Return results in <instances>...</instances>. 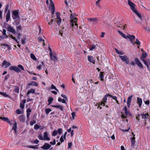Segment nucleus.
I'll return each instance as SVG.
<instances>
[{"label":"nucleus","instance_id":"55","mask_svg":"<svg viewBox=\"0 0 150 150\" xmlns=\"http://www.w3.org/2000/svg\"><path fill=\"white\" fill-rule=\"evenodd\" d=\"M56 143V140L55 139H54L53 140V142H50V144L52 145H54Z\"/></svg>","mask_w":150,"mask_h":150},{"label":"nucleus","instance_id":"9","mask_svg":"<svg viewBox=\"0 0 150 150\" xmlns=\"http://www.w3.org/2000/svg\"><path fill=\"white\" fill-rule=\"evenodd\" d=\"M87 20L90 22L92 23L93 24L97 23L98 22V19L97 18H87Z\"/></svg>","mask_w":150,"mask_h":150},{"label":"nucleus","instance_id":"63","mask_svg":"<svg viewBox=\"0 0 150 150\" xmlns=\"http://www.w3.org/2000/svg\"><path fill=\"white\" fill-rule=\"evenodd\" d=\"M9 77V75H6L5 77V78L4 79V80H7L8 79V78Z\"/></svg>","mask_w":150,"mask_h":150},{"label":"nucleus","instance_id":"52","mask_svg":"<svg viewBox=\"0 0 150 150\" xmlns=\"http://www.w3.org/2000/svg\"><path fill=\"white\" fill-rule=\"evenodd\" d=\"M108 96H109L110 97L112 98H113L115 100H117V98L116 96H112V95H108Z\"/></svg>","mask_w":150,"mask_h":150},{"label":"nucleus","instance_id":"32","mask_svg":"<svg viewBox=\"0 0 150 150\" xmlns=\"http://www.w3.org/2000/svg\"><path fill=\"white\" fill-rule=\"evenodd\" d=\"M17 129V123L15 122L13 125V126L12 128V129L15 132H16Z\"/></svg>","mask_w":150,"mask_h":150},{"label":"nucleus","instance_id":"49","mask_svg":"<svg viewBox=\"0 0 150 150\" xmlns=\"http://www.w3.org/2000/svg\"><path fill=\"white\" fill-rule=\"evenodd\" d=\"M17 28V31L18 32L19 30H21V27L20 25H19L16 27Z\"/></svg>","mask_w":150,"mask_h":150},{"label":"nucleus","instance_id":"28","mask_svg":"<svg viewBox=\"0 0 150 150\" xmlns=\"http://www.w3.org/2000/svg\"><path fill=\"white\" fill-rule=\"evenodd\" d=\"M38 85V83L36 82L33 81L30 83H29L28 84V85H33L36 86H37Z\"/></svg>","mask_w":150,"mask_h":150},{"label":"nucleus","instance_id":"50","mask_svg":"<svg viewBox=\"0 0 150 150\" xmlns=\"http://www.w3.org/2000/svg\"><path fill=\"white\" fill-rule=\"evenodd\" d=\"M71 115L72 116V117L73 120L74 119V117L76 116V113L74 112H73L71 113Z\"/></svg>","mask_w":150,"mask_h":150},{"label":"nucleus","instance_id":"38","mask_svg":"<svg viewBox=\"0 0 150 150\" xmlns=\"http://www.w3.org/2000/svg\"><path fill=\"white\" fill-rule=\"evenodd\" d=\"M41 148L44 149H47V143H45L44 145L41 147Z\"/></svg>","mask_w":150,"mask_h":150},{"label":"nucleus","instance_id":"16","mask_svg":"<svg viewBox=\"0 0 150 150\" xmlns=\"http://www.w3.org/2000/svg\"><path fill=\"white\" fill-rule=\"evenodd\" d=\"M133 97V96H129V97L128 98L127 101V106L128 108H129L130 106V105L131 102V99Z\"/></svg>","mask_w":150,"mask_h":150},{"label":"nucleus","instance_id":"43","mask_svg":"<svg viewBox=\"0 0 150 150\" xmlns=\"http://www.w3.org/2000/svg\"><path fill=\"white\" fill-rule=\"evenodd\" d=\"M57 134V131L56 130H54L52 133V135L53 136H56Z\"/></svg>","mask_w":150,"mask_h":150},{"label":"nucleus","instance_id":"40","mask_svg":"<svg viewBox=\"0 0 150 150\" xmlns=\"http://www.w3.org/2000/svg\"><path fill=\"white\" fill-rule=\"evenodd\" d=\"M57 133L59 134H61L62 132V128H59L57 131Z\"/></svg>","mask_w":150,"mask_h":150},{"label":"nucleus","instance_id":"62","mask_svg":"<svg viewBox=\"0 0 150 150\" xmlns=\"http://www.w3.org/2000/svg\"><path fill=\"white\" fill-rule=\"evenodd\" d=\"M100 0H98L96 2V5L98 6H99V3L100 2Z\"/></svg>","mask_w":150,"mask_h":150},{"label":"nucleus","instance_id":"39","mask_svg":"<svg viewBox=\"0 0 150 150\" xmlns=\"http://www.w3.org/2000/svg\"><path fill=\"white\" fill-rule=\"evenodd\" d=\"M100 76L101 78L100 80L101 81H103V77H104V76L102 74L103 73L102 72H100Z\"/></svg>","mask_w":150,"mask_h":150},{"label":"nucleus","instance_id":"5","mask_svg":"<svg viewBox=\"0 0 150 150\" xmlns=\"http://www.w3.org/2000/svg\"><path fill=\"white\" fill-rule=\"evenodd\" d=\"M50 3L49 6V10L51 12L52 15H53L55 12V8L54 4L52 0H49Z\"/></svg>","mask_w":150,"mask_h":150},{"label":"nucleus","instance_id":"36","mask_svg":"<svg viewBox=\"0 0 150 150\" xmlns=\"http://www.w3.org/2000/svg\"><path fill=\"white\" fill-rule=\"evenodd\" d=\"M57 24L59 25L61 23L62 19L61 18H57Z\"/></svg>","mask_w":150,"mask_h":150},{"label":"nucleus","instance_id":"37","mask_svg":"<svg viewBox=\"0 0 150 150\" xmlns=\"http://www.w3.org/2000/svg\"><path fill=\"white\" fill-rule=\"evenodd\" d=\"M1 45V46H6L8 47V50H11V47L8 45L6 44H2Z\"/></svg>","mask_w":150,"mask_h":150},{"label":"nucleus","instance_id":"31","mask_svg":"<svg viewBox=\"0 0 150 150\" xmlns=\"http://www.w3.org/2000/svg\"><path fill=\"white\" fill-rule=\"evenodd\" d=\"M149 115L148 114V113H146V114H141V116H142V119H146V116H149Z\"/></svg>","mask_w":150,"mask_h":150},{"label":"nucleus","instance_id":"6","mask_svg":"<svg viewBox=\"0 0 150 150\" xmlns=\"http://www.w3.org/2000/svg\"><path fill=\"white\" fill-rule=\"evenodd\" d=\"M119 57L123 61L125 62V63L127 64H128L129 63V58L126 55L119 56Z\"/></svg>","mask_w":150,"mask_h":150},{"label":"nucleus","instance_id":"30","mask_svg":"<svg viewBox=\"0 0 150 150\" xmlns=\"http://www.w3.org/2000/svg\"><path fill=\"white\" fill-rule=\"evenodd\" d=\"M20 23V20H15L14 22H13V24L14 25H19Z\"/></svg>","mask_w":150,"mask_h":150},{"label":"nucleus","instance_id":"21","mask_svg":"<svg viewBox=\"0 0 150 150\" xmlns=\"http://www.w3.org/2000/svg\"><path fill=\"white\" fill-rule=\"evenodd\" d=\"M137 103L138 104L139 107H141L142 103V100L141 98L139 97L137 98Z\"/></svg>","mask_w":150,"mask_h":150},{"label":"nucleus","instance_id":"14","mask_svg":"<svg viewBox=\"0 0 150 150\" xmlns=\"http://www.w3.org/2000/svg\"><path fill=\"white\" fill-rule=\"evenodd\" d=\"M144 64L146 66L147 69H149V65H150V60L149 59L142 61Z\"/></svg>","mask_w":150,"mask_h":150},{"label":"nucleus","instance_id":"59","mask_svg":"<svg viewBox=\"0 0 150 150\" xmlns=\"http://www.w3.org/2000/svg\"><path fill=\"white\" fill-rule=\"evenodd\" d=\"M121 36L124 38L125 39H127L128 35L126 36L123 33Z\"/></svg>","mask_w":150,"mask_h":150},{"label":"nucleus","instance_id":"12","mask_svg":"<svg viewBox=\"0 0 150 150\" xmlns=\"http://www.w3.org/2000/svg\"><path fill=\"white\" fill-rule=\"evenodd\" d=\"M135 64L140 68H143V66L142 64L139 61L138 59L135 58L134 59Z\"/></svg>","mask_w":150,"mask_h":150},{"label":"nucleus","instance_id":"23","mask_svg":"<svg viewBox=\"0 0 150 150\" xmlns=\"http://www.w3.org/2000/svg\"><path fill=\"white\" fill-rule=\"evenodd\" d=\"M19 119L20 121L22 122H24L25 121V117L23 115H20Z\"/></svg>","mask_w":150,"mask_h":150},{"label":"nucleus","instance_id":"2","mask_svg":"<svg viewBox=\"0 0 150 150\" xmlns=\"http://www.w3.org/2000/svg\"><path fill=\"white\" fill-rule=\"evenodd\" d=\"M48 45V50L49 52V54L50 59L52 60L56 61L57 60V57L56 53L54 51H52L50 48V46Z\"/></svg>","mask_w":150,"mask_h":150},{"label":"nucleus","instance_id":"19","mask_svg":"<svg viewBox=\"0 0 150 150\" xmlns=\"http://www.w3.org/2000/svg\"><path fill=\"white\" fill-rule=\"evenodd\" d=\"M147 55V54L146 52L143 53L141 56L140 57L141 60L142 61L145 60L144 59L146 57Z\"/></svg>","mask_w":150,"mask_h":150},{"label":"nucleus","instance_id":"42","mask_svg":"<svg viewBox=\"0 0 150 150\" xmlns=\"http://www.w3.org/2000/svg\"><path fill=\"white\" fill-rule=\"evenodd\" d=\"M56 14L57 16V19L59 18H61L60 17V13L59 12H57L56 13Z\"/></svg>","mask_w":150,"mask_h":150},{"label":"nucleus","instance_id":"11","mask_svg":"<svg viewBox=\"0 0 150 150\" xmlns=\"http://www.w3.org/2000/svg\"><path fill=\"white\" fill-rule=\"evenodd\" d=\"M38 137L40 140H47V132H45L44 133V136L43 137L41 134H39Z\"/></svg>","mask_w":150,"mask_h":150},{"label":"nucleus","instance_id":"56","mask_svg":"<svg viewBox=\"0 0 150 150\" xmlns=\"http://www.w3.org/2000/svg\"><path fill=\"white\" fill-rule=\"evenodd\" d=\"M21 36V34L20 33H18L17 37L18 39H20Z\"/></svg>","mask_w":150,"mask_h":150},{"label":"nucleus","instance_id":"27","mask_svg":"<svg viewBox=\"0 0 150 150\" xmlns=\"http://www.w3.org/2000/svg\"><path fill=\"white\" fill-rule=\"evenodd\" d=\"M14 91L16 93H18L19 92V88L16 86H14Z\"/></svg>","mask_w":150,"mask_h":150},{"label":"nucleus","instance_id":"60","mask_svg":"<svg viewBox=\"0 0 150 150\" xmlns=\"http://www.w3.org/2000/svg\"><path fill=\"white\" fill-rule=\"evenodd\" d=\"M3 96L6 97H9V98H10V96L5 93H4Z\"/></svg>","mask_w":150,"mask_h":150},{"label":"nucleus","instance_id":"33","mask_svg":"<svg viewBox=\"0 0 150 150\" xmlns=\"http://www.w3.org/2000/svg\"><path fill=\"white\" fill-rule=\"evenodd\" d=\"M53 100V98L52 97H49V99L48 100L49 103L48 105H50L52 103Z\"/></svg>","mask_w":150,"mask_h":150},{"label":"nucleus","instance_id":"57","mask_svg":"<svg viewBox=\"0 0 150 150\" xmlns=\"http://www.w3.org/2000/svg\"><path fill=\"white\" fill-rule=\"evenodd\" d=\"M9 5L8 4L7 5L5 8V13L7 11H8V8H9Z\"/></svg>","mask_w":150,"mask_h":150},{"label":"nucleus","instance_id":"45","mask_svg":"<svg viewBox=\"0 0 150 150\" xmlns=\"http://www.w3.org/2000/svg\"><path fill=\"white\" fill-rule=\"evenodd\" d=\"M28 147L30 148L36 149L38 148V145H35L33 146H29Z\"/></svg>","mask_w":150,"mask_h":150},{"label":"nucleus","instance_id":"13","mask_svg":"<svg viewBox=\"0 0 150 150\" xmlns=\"http://www.w3.org/2000/svg\"><path fill=\"white\" fill-rule=\"evenodd\" d=\"M110 95L109 94H106L105 95L103 98V102L101 101L100 102V104L101 105H103V106H104L105 105V103L106 102V100H107V97L109 96L108 95Z\"/></svg>","mask_w":150,"mask_h":150},{"label":"nucleus","instance_id":"25","mask_svg":"<svg viewBox=\"0 0 150 150\" xmlns=\"http://www.w3.org/2000/svg\"><path fill=\"white\" fill-rule=\"evenodd\" d=\"M88 61L91 62L93 63V64L95 63V61L93 59V57L92 56H88Z\"/></svg>","mask_w":150,"mask_h":150},{"label":"nucleus","instance_id":"61","mask_svg":"<svg viewBox=\"0 0 150 150\" xmlns=\"http://www.w3.org/2000/svg\"><path fill=\"white\" fill-rule=\"evenodd\" d=\"M34 129L36 130L38 129L39 128V127L37 125H36L34 126Z\"/></svg>","mask_w":150,"mask_h":150},{"label":"nucleus","instance_id":"44","mask_svg":"<svg viewBox=\"0 0 150 150\" xmlns=\"http://www.w3.org/2000/svg\"><path fill=\"white\" fill-rule=\"evenodd\" d=\"M63 29H64V28H62V29L60 30L59 32V34L61 35V37L63 36V34L64 32V31L62 30Z\"/></svg>","mask_w":150,"mask_h":150},{"label":"nucleus","instance_id":"3","mask_svg":"<svg viewBox=\"0 0 150 150\" xmlns=\"http://www.w3.org/2000/svg\"><path fill=\"white\" fill-rule=\"evenodd\" d=\"M70 18L71 19L70 22L71 28H74V25L76 26L77 28H78V25L76 23L77 19L76 18L74 17L73 16L72 13L71 14Z\"/></svg>","mask_w":150,"mask_h":150},{"label":"nucleus","instance_id":"4","mask_svg":"<svg viewBox=\"0 0 150 150\" xmlns=\"http://www.w3.org/2000/svg\"><path fill=\"white\" fill-rule=\"evenodd\" d=\"M129 38L132 44L134 45L135 44H136L137 45H139L140 44V42L139 40L137 39H136L135 42H134L133 40H134L135 38V37L134 36L128 35V36L127 38Z\"/></svg>","mask_w":150,"mask_h":150},{"label":"nucleus","instance_id":"58","mask_svg":"<svg viewBox=\"0 0 150 150\" xmlns=\"http://www.w3.org/2000/svg\"><path fill=\"white\" fill-rule=\"evenodd\" d=\"M36 123V121H35L33 120L31 121L30 122V125L31 126H33L34 124Z\"/></svg>","mask_w":150,"mask_h":150},{"label":"nucleus","instance_id":"8","mask_svg":"<svg viewBox=\"0 0 150 150\" xmlns=\"http://www.w3.org/2000/svg\"><path fill=\"white\" fill-rule=\"evenodd\" d=\"M12 16L14 20L20 18L18 13L16 10L13 11L12 15Z\"/></svg>","mask_w":150,"mask_h":150},{"label":"nucleus","instance_id":"53","mask_svg":"<svg viewBox=\"0 0 150 150\" xmlns=\"http://www.w3.org/2000/svg\"><path fill=\"white\" fill-rule=\"evenodd\" d=\"M64 136H63V135H62L61 136V137L60 139V141H61V143H62L64 142Z\"/></svg>","mask_w":150,"mask_h":150},{"label":"nucleus","instance_id":"48","mask_svg":"<svg viewBox=\"0 0 150 150\" xmlns=\"http://www.w3.org/2000/svg\"><path fill=\"white\" fill-rule=\"evenodd\" d=\"M21 43L23 45H24L26 44V42H25V39H21Z\"/></svg>","mask_w":150,"mask_h":150},{"label":"nucleus","instance_id":"1","mask_svg":"<svg viewBox=\"0 0 150 150\" xmlns=\"http://www.w3.org/2000/svg\"><path fill=\"white\" fill-rule=\"evenodd\" d=\"M9 69L11 71H14L18 73L20 72L21 70L25 71L24 67L21 64L18 65L17 67L16 66H12L10 67Z\"/></svg>","mask_w":150,"mask_h":150},{"label":"nucleus","instance_id":"15","mask_svg":"<svg viewBox=\"0 0 150 150\" xmlns=\"http://www.w3.org/2000/svg\"><path fill=\"white\" fill-rule=\"evenodd\" d=\"M0 119L6 122L9 124L10 125L11 124V122L10 121L9 119L7 117H0Z\"/></svg>","mask_w":150,"mask_h":150},{"label":"nucleus","instance_id":"22","mask_svg":"<svg viewBox=\"0 0 150 150\" xmlns=\"http://www.w3.org/2000/svg\"><path fill=\"white\" fill-rule=\"evenodd\" d=\"M52 106L54 108H59L62 111H63V107L61 105H52Z\"/></svg>","mask_w":150,"mask_h":150},{"label":"nucleus","instance_id":"24","mask_svg":"<svg viewBox=\"0 0 150 150\" xmlns=\"http://www.w3.org/2000/svg\"><path fill=\"white\" fill-rule=\"evenodd\" d=\"M35 93V90L33 89H31L28 91L27 93V95L28 96H29V95L30 94V93H32V94H34Z\"/></svg>","mask_w":150,"mask_h":150},{"label":"nucleus","instance_id":"20","mask_svg":"<svg viewBox=\"0 0 150 150\" xmlns=\"http://www.w3.org/2000/svg\"><path fill=\"white\" fill-rule=\"evenodd\" d=\"M124 110H125V113L126 115L127 116H131L132 114L131 112L127 110V106H125L124 108Z\"/></svg>","mask_w":150,"mask_h":150},{"label":"nucleus","instance_id":"26","mask_svg":"<svg viewBox=\"0 0 150 150\" xmlns=\"http://www.w3.org/2000/svg\"><path fill=\"white\" fill-rule=\"evenodd\" d=\"M133 12L134 13H135L137 15V16L139 17V18L140 19H142V16L141 15H140V13H139L138 12L137 9L136 10H134Z\"/></svg>","mask_w":150,"mask_h":150},{"label":"nucleus","instance_id":"46","mask_svg":"<svg viewBox=\"0 0 150 150\" xmlns=\"http://www.w3.org/2000/svg\"><path fill=\"white\" fill-rule=\"evenodd\" d=\"M16 112L18 114H20L22 113L20 109H18L16 110Z\"/></svg>","mask_w":150,"mask_h":150},{"label":"nucleus","instance_id":"51","mask_svg":"<svg viewBox=\"0 0 150 150\" xmlns=\"http://www.w3.org/2000/svg\"><path fill=\"white\" fill-rule=\"evenodd\" d=\"M135 144L134 141L131 140V146L132 147H133Z\"/></svg>","mask_w":150,"mask_h":150},{"label":"nucleus","instance_id":"47","mask_svg":"<svg viewBox=\"0 0 150 150\" xmlns=\"http://www.w3.org/2000/svg\"><path fill=\"white\" fill-rule=\"evenodd\" d=\"M96 45H93L91 46V47L90 49V50H93L95 49L96 47Z\"/></svg>","mask_w":150,"mask_h":150},{"label":"nucleus","instance_id":"35","mask_svg":"<svg viewBox=\"0 0 150 150\" xmlns=\"http://www.w3.org/2000/svg\"><path fill=\"white\" fill-rule=\"evenodd\" d=\"M115 52L119 54L123 55L124 54V53H123L122 52L118 51L116 48H115Z\"/></svg>","mask_w":150,"mask_h":150},{"label":"nucleus","instance_id":"29","mask_svg":"<svg viewBox=\"0 0 150 150\" xmlns=\"http://www.w3.org/2000/svg\"><path fill=\"white\" fill-rule=\"evenodd\" d=\"M50 89H54L56 91L59 92V90L56 87L53 85H52L49 88V90H50Z\"/></svg>","mask_w":150,"mask_h":150},{"label":"nucleus","instance_id":"34","mask_svg":"<svg viewBox=\"0 0 150 150\" xmlns=\"http://www.w3.org/2000/svg\"><path fill=\"white\" fill-rule=\"evenodd\" d=\"M30 57L31 58L33 59L34 60H37V58L36 57L35 55L31 53L30 54Z\"/></svg>","mask_w":150,"mask_h":150},{"label":"nucleus","instance_id":"41","mask_svg":"<svg viewBox=\"0 0 150 150\" xmlns=\"http://www.w3.org/2000/svg\"><path fill=\"white\" fill-rule=\"evenodd\" d=\"M6 30L5 29H4L3 30V31L2 33H3V35L4 36H6V38H8V37L7 36V35L6 34Z\"/></svg>","mask_w":150,"mask_h":150},{"label":"nucleus","instance_id":"10","mask_svg":"<svg viewBox=\"0 0 150 150\" xmlns=\"http://www.w3.org/2000/svg\"><path fill=\"white\" fill-rule=\"evenodd\" d=\"M4 28L7 29L8 31L14 34H16V32L15 30L11 25H9L8 27H4Z\"/></svg>","mask_w":150,"mask_h":150},{"label":"nucleus","instance_id":"64","mask_svg":"<svg viewBox=\"0 0 150 150\" xmlns=\"http://www.w3.org/2000/svg\"><path fill=\"white\" fill-rule=\"evenodd\" d=\"M39 142V141L37 139H36L34 141L33 143L34 144H38Z\"/></svg>","mask_w":150,"mask_h":150},{"label":"nucleus","instance_id":"54","mask_svg":"<svg viewBox=\"0 0 150 150\" xmlns=\"http://www.w3.org/2000/svg\"><path fill=\"white\" fill-rule=\"evenodd\" d=\"M141 116V114H137L136 117V119L138 120L139 121V117Z\"/></svg>","mask_w":150,"mask_h":150},{"label":"nucleus","instance_id":"18","mask_svg":"<svg viewBox=\"0 0 150 150\" xmlns=\"http://www.w3.org/2000/svg\"><path fill=\"white\" fill-rule=\"evenodd\" d=\"M10 13L9 10H8L6 15V21L7 22L10 20Z\"/></svg>","mask_w":150,"mask_h":150},{"label":"nucleus","instance_id":"7","mask_svg":"<svg viewBox=\"0 0 150 150\" xmlns=\"http://www.w3.org/2000/svg\"><path fill=\"white\" fill-rule=\"evenodd\" d=\"M128 4L130 6L131 9L133 12L134 10H136L135 8L136 5L134 3L132 2L130 0H128Z\"/></svg>","mask_w":150,"mask_h":150},{"label":"nucleus","instance_id":"17","mask_svg":"<svg viewBox=\"0 0 150 150\" xmlns=\"http://www.w3.org/2000/svg\"><path fill=\"white\" fill-rule=\"evenodd\" d=\"M6 65L5 67L6 68L8 66L11 65V64L9 62H7L6 60H4L2 63V65L3 66L4 65Z\"/></svg>","mask_w":150,"mask_h":150}]
</instances>
